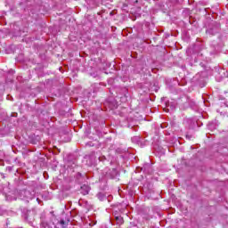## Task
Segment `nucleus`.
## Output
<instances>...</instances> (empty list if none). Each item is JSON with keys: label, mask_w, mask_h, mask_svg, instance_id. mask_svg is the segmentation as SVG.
Returning a JSON list of instances; mask_svg holds the SVG:
<instances>
[{"label": "nucleus", "mask_w": 228, "mask_h": 228, "mask_svg": "<svg viewBox=\"0 0 228 228\" xmlns=\"http://www.w3.org/2000/svg\"><path fill=\"white\" fill-rule=\"evenodd\" d=\"M61 225H65V221L61 220Z\"/></svg>", "instance_id": "nucleus-8"}, {"label": "nucleus", "mask_w": 228, "mask_h": 228, "mask_svg": "<svg viewBox=\"0 0 228 228\" xmlns=\"http://www.w3.org/2000/svg\"><path fill=\"white\" fill-rule=\"evenodd\" d=\"M81 193L82 195H88L90 193V186L84 184L81 186Z\"/></svg>", "instance_id": "nucleus-3"}, {"label": "nucleus", "mask_w": 228, "mask_h": 228, "mask_svg": "<svg viewBox=\"0 0 228 228\" xmlns=\"http://www.w3.org/2000/svg\"><path fill=\"white\" fill-rule=\"evenodd\" d=\"M197 107V103L195 102V101L191 100V98H190V102H189V108H196Z\"/></svg>", "instance_id": "nucleus-5"}, {"label": "nucleus", "mask_w": 228, "mask_h": 228, "mask_svg": "<svg viewBox=\"0 0 228 228\" xmlns=\"http://www.w3.org/2000/svg\"><path fill=\"white\" fill-rule=\"evenodd\" d=\"M116 222L118 225H122V224H124V218H122V216H116Z\"/></svg>", "instance_id": "nucleus-6"}, {"label": "nucleus", "mask_w": 228, "mask_h": 228, "mask_svg": "<svg viewBox=\"0 0 228 228\" xmlns=\"http://www.w3.org/2000/svg\"><path fill=\"white\" fill-rule=\"evenodd\" d=\"M97 197H98L99 200H104V199H106L104 194H102L101 192L97 194Z\"/></svg>", "instance_id": "nucleus-7"}, {"label": "nucleus", "mask_w": 228, "mask_h": 228, "mask_svg": "<svg viewBox=\"0 0 228 228\" xmlns=\"http://www.w3.org/2000/svg\"><path fill=\"white\" fill-rule=\"evenodd\" d=\"M208 33H209L210 35H215V33H211V30H208Z\"/></svg>", "instance_id": "nucleus-9"}, {"label": "nucleus", "mask_w": 228, "mask_h": 228, "mask_svg": "<svg viewBox=\"0 0 228 228\" xmlns=\"http://www.w3.org/2000/svg\"><path fill=\"white\" fill-rule=\"evenodd\" d=\"M208 129H211V125L208 126Z\"/></svg>", "instance_id": "nucleus-10"}, {"label": "nucleus", "mask_w": 228, "mask_h": 228, "mask_svg": "<svg viewBox=\"0 0 228 228\" xmlns=\"http://www.w3.org/2000/svg\"><path fill=\"white\" fill-rule=\"evenodd\" d=\"M20 197L23 200H32V199H35V191L29 190H23L20 192Z\"/></svg>", "instance_id": "nucleus-1"}, {"label": "nucleus", "mask_w": 228, "mask_h": 228, "mask_svg": "<svg viewBox=\"0 0 228 228\" xmlns=\"http://www.w3.org/2000/svg\"><path fill=\"white\" fill-rule=\"evenodd\" d=\"M133 143H136L137 145H140L142 143V137L140 136H134L132 137Z\"/></svg>", "instance_id": "nucleus-4"}, {"label": "nucleus", "mask_w": 228, "mask_h": 228, "mask_svg": "<svg viewBox=\"0 0 228 228\" xmlns=\"http://www.w3.org/2000/svg\"><path fill=\"white\" fill-rule=\"evenodd\" d=\"M181 104H182V108H183V110H186V108H190V97H188V96L182 97Z\"/></svg>", "instance_id": "nucleus-2"}]
</instances>
